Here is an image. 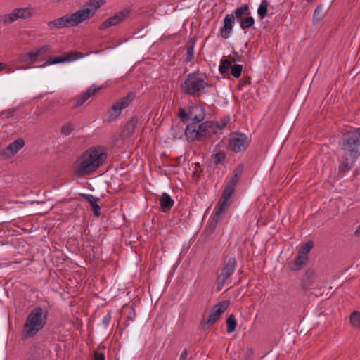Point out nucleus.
I'll use <instances>...</instances> for the list:
<instances>
[{"label": "nucleus", "mask_w": 360, "mask_h": 360, "mask_svg": "<svg viewBox=\"0 0 360 360\" xmlns=\"http://www.w3.org/2000/svg\"><path fill=\"white\" fill-rule=\"evenodd\" d=\"M106 0H89L83 8L47 22L49 30L76 27L92 18Z\"/></svg>", "instance_id": "nucleus-1"}, {"label": "nucleus", "mask_w": 360, "mask_h": 360, "mask_svg": "<svg viewBox=\"0 0 360 360\" xmlns=\"http://www.w3.org/2000/svg\"><path fill=\"white\" fill-rule=\"evenodd\" d=\"M106 148L94 146L84 151L74 164V174L77 177L90 176L100 168L107 160Z\"/></svg>", "instance_id": "nucleus-2"}, {"label": "nucleus", "mask_w": 360, "mask_h": 360, "mask_svg": "<svg viewBox=\"0 0 360 360\" xmlns=\"http://www.w3.org/2000/svg\"><path fill=\"white\" fill-rule=\"evenodd\" d=\"M342 158L339 169L349 170V164L354 163L360 155V128L349 131L340 143Z\"/></svg>", "instance_id": "nucleus-3"}, {"label": "nucleus", "mask_w": 360, "mask_h": 360, "mask_svg": "<svg viewBox=\"0 0 360 360\" xmlns=\"http://www.w3.org/2000/svg\"><path fill=\"white\" fill-rule=\"evenodd\" d=\"M49 318L48 309L41 306L33 308L23 323L22 336L24 339L32 338L46 326Z\"/></svg>", "instance_id": "nucleus-4"}, {"label": "nucleus", "mask_w": 360, "mask_h": 360, "mask_svg": "<svg viewBox=\"0 0 360 360\" xmlns=\"http://www.w3.org/2000/svg\"><path fill=\"white\" fill-rule=\"evenodd\" d=\"M243 169V166L242 165H238L234 169L233 175L227 181L222 195L214 207V216L213 217L212 220L215 223L219 221L220 217L224 212L225 209L228 206L229 201L232 197L240 176H241Z\"/></svg>", "instance_id": "nucleus-5"}, {"label": "nucleus", "mask_w": 360, "mask_h": 360, "mask_svg": "<svg viewBox=\"0 0 360 360\" xmlns=\"http://www.w3.org/2000/svg\"><path fill=\"white\" fill-rule=\"evenodd\" d=\"M210 87L211 85L199 74L191 72L181 83V91L182 94L195 98L207 94Z\"/></svg>", "instance_id": "nucleus-6"}, {"label": "nucleus", "mask_w": 360, "mask_h": 360, "mask_svg": "<svg viewBox=\"0 0 360 360\" xmlns=\"http://www.w3.org/2000/svg\"><path fill=\"white\" fill-rule=\"evenodd\" d=\"M216 133L214 123L205 121L201 124L192 122L187 125L185 135L188 140L201 141Z\"/></svg>", "instance_id": "nucleus-7"}, {"label": "nucleus", "mask_w": 360, "mask_h": 360, "mask_svg": "<svg viewBox=\"0 0 360 360\" xmlns=\"http://www.w3.org/2000/svg\"><path fill=\"white\" fill-rule=\"evenodd\" d=\"M34 8L30 6L15 8L10 13L0 15V23L7 25L12 24L18 20H28L34 15Z\"/></svg>", "instance_id": "nucleus-8"}, {"label": "nucleus", "mask_w": 360, "mask_h": 360, "mask_svg": "<svg viewBox=\"0 0 360 360\" xmlns=\"http://www.w3.org/2000/svg\"><path fill=\"white\" fill-rule=\"evenodd\" d=\"M236 264L237 260L235 257H230L228 259L224 266L222 268L220 274L217 276V291H220L224 285L228 284L231 281V278L235 272Z\"/></svg>", "instance_id": "nucleus-9"}, {"label": "nucleus", "mask_w": 360, "mask_h": 360, "mask_svg": "<svg viewBox=\"0 0 360 360\" xmlns=\"http://www.w3.org/2000/svg\"><path fill=\"white\" fill-rule=\"evenodd\" d=\"M248 136L243 133H234L230 137L228 148L231 151L240 153L244 151L249 146Z\"/></svg>", "instance_id": "nucleus-10"}, {"label": "nucleus", "mask_w": 360, "mask_h": 360, "mask_svg": "<svg viewBox=\"0 0 360 360\" xmlns=\"http://www.w3.org/2000/svg\"><path fill=\"white\" fill-rule=\"evenodd\" d=\"M130 13V10L124 8L119 12L115 13L112 16L107 18L100 25L98 29L100 30H105L110 27L116 26L122 22L126 18H128Z\"/></svg>", "instance_id": "nucleus-11"}, {"label": "nucleus", "mask_w": 360, "mask_h": 360, "mask_svg": "<svg viewBox=\"0 0 360 360\" xmlns=\"http://www.w3.org/2000/svg\"><path fill=\"white\" fill-rule=\"evenodd\" d=\"M229 305V301H223L217 304L212 308L209 313L208 319L206 321V324L210 326L214 324L220 317Z\"/></svg>", "instance_id": "nucleus-12"}, {"label": "nucleus", "mask_w": 360, "mask_h": 360, "mask_svg": "<svg viewBox=\"0 0 360 360\" xmlns=\"http://www.w3.org/2000/svg\"><path fill=\"white\" fill-rule=\"evenodd\" d=\"M101 89V86H96L95 84L89 86L87 90L81 96H78L74 98L73 101L75 103L73 108H76L82 105L89 98L96 95V94L98 93Z\"/></svg>", "instance_id": "nucleus-13"}, {"label": "nucleus", "mask_w": 360, "mask_h": 360, "mask_svg": "<svg viewBox=\"0 0 360 360\" xmlns=\"http://www.w3.org/2000/svg\"><path fill=\"white\" fill-rule=\"evenodd\" d=\"M234 15L233 14H227L224 18V25L219 29L220 36L227 39L230 37L234 24Z\"/></svg>", "instance_id": "nucleus-14"}, {"label": "nucleus", "mask_w": 360, "mask_h": 360, "mask_svg": "<svg viewBox=\"0 0 360 360\" xmlns=\"http://www.w3.org/2000/svg\"><path fill=\"white\" fill-rule=\"evenodd\" d=\"M24 140L22 139H18L6 147L3 152V155L6 157L13 156L16 154L24 146Z\"/></svg>", "instance_id": "nucleus-15"}, {"label": "nucleus", "mask_w": 360, "mask_h": 360, "mask_svg": "<svg viewBox=\"0 0 360 360\" xmlns=\"http://www.w3.org/2000/svg\"><path fill=\"white\" fill-rule=\"evenodd\" d=\"M190 115L193 122L199 123L205 117V108L200 105H193L191 108Z\"/></svg>", "instance_id": "nucleus-16"}, {"label": "nucleus", "mask_w": 360, "mask_h": 360, "mask_svg": "<svg viewBox=\"0 0 360 360\" xmlns=\"http://www.w3.org/2000/svg\"><path fill=\"white\" fill-rule=\"evenodd\" d=\"M78 54L79 53L76 51H70L67 53L63 57H56L54 59L49 62V64L53 65L65 62H72L82 57V56H78Z\"/></svg>", "instance_id": "nucleus-17"}, {"label": "nucleus", "mask_w": 360, "mask_h": 360, "mask_svg": "<svg viewBox=\"0 0 360 360\" xmlns=\"http://www.w3.org/2000/svg\"><path fill=\"white\" fill-rule=\"evenodd\" d=\"M308 259L309 256H304L298 253L295 260L289 264L290 269L292 271L300 270L307 264Z\"/></svg>", "instance_id": "nucleus-18"}, {"label": "nucleus", "mask_w": 360, "mask_h": 360, "mask_svg": "<svg viewBox=\"0 0 360 360\" xmlns=\"http://www.w3.org/2000/svg\"><path fill=\"white\" fill-rule=\"evenodd\" d=\"M136 94L133 91L129 92L127 96L121 98L115 103L117 106L122 111L124 109L127 108L130 103L135 98Z\"/></svg>", "instance_id": "nucleus-19"}, {"label": "nucleus", "mask_w": 360, "mask_h": 360, "mask_svg": "<svg viewBox=\"0 0 360 360\" xmlns=\"http://www.w3.org/2000/svg\"><path fill=\"white\" fill-rule=\"evenodd\" d=\"M160 205L164 211L169 210L174 206V201L167 193L164 192L160 198Z\"/></svg>", "instance_id": "nucleus-20"}, {"label": "nucleus", "mask_w": 360, "mask_h": 360, "mask_svg": "<svg viewBox=\"0 0 360 360\" xmlns=\"http://www.w3.org/2000/svg\"><path fill=\"white\" fill-rule=\"evenodd\" d=\"M81 196L84 198L89 202L92 207L94 214L96 216H98L99 210H101V207L98 204V198L94 196L93 195L85 193L81 194Z\"/></svg>", "instance_id": "nucleus-21"}, {"label": "nucleus", "mask_w": 360, "mask_h": 360, "mask_svg": "<svg viewBox=\"0 0 360 360\" xmlns=\"http://www.w3.org/2000/svg\"><path fill=\"white\" fill-rule=\"evenodd\" d=\"M251 13L250 6L248 4H243L241 6L237 8L234 11V18L240 20L243 15H250Z\"/></svg>", "instance_id": "nucleus-22"}, {"label": "nucleus", "mask_w": 360, "mask_h": 360, "mask_svg": "<svg viewBox=\"0 0 360 360\" xmlns=\"http://www.w3.org/2000/svg\"><path fill=\"white\" fill-rule=\"evenodd\" d=\"M269 6V2L268 0H262L257 8V14L261 20H263L267 15Z\"/></svg>", "instance_id": "nucleus-23"}, {"label": "nucleus", "mask_w": 360, "mask_h": 360, "mask_svg": "<svg viewBox=\"0 0 360 360\" xmlns=\"http://www.w3.org/2000/svg\"><path fill=\"white\" fill-rule=\"evenodd\" d=\"M122 110L114 103L108 110V117L109 121L115 120L122 113Z\"/></svg>", "instance_id": "nucleus-24"}, {"label": "nucleus", "mask_w": 360, "mask_h": 360, "mask_svg": "<svg viewBox=\"0 0 360 360\" xmlns=\"http://www.w3.org/2000/svg\"><path fill=\"white\" fill-rule=\"evenodd\" d=\"M327 10H326L323 5H319L314 11L313 15V20L318 22L322 20L326 15Z\"/></svg>", "instance_id": "nucleus-25"}, {"label": "nucleus", "mask_w": 360, "mask_h": 360, "mask_svg": "<svg viewBox=\"0 0 360 360\" xmlns=\"http://www.w3.org/2000/svg\"><path fill=\"white\" fill-rule=\"evenodd\" d=\"M227 328L226 331L228 333H233L237 327V321L235 316L231 314L226 319Z\"/></svg>", "instance_id": "nucleus-26"}, {"label": "nucleus", "mask_w": 360, "mask_h": 360, "mask_svg": "<svg viewBox=\"0 0 360 360\" xmlns=\"http://www.w3.org/2000/svg\"><path fill=\"white\" fill-rule=\"evenodd\" d=\"M254 24L255 19L252 16L247 15V18L240 20V27L243 30L252 27Z\"/></svg>", "instance_id": "nucleus-27"}, {"label": "nucleus", "mask_w": 360, "mask_h": 360, "mask_svg": "<svg viewBox=\"0 0 360 360\" xmlns=\"http://www.w3.org/2000/svg\"><path fill=\"white\" fill-rule=\"evenodd\" d=\"M226 158V154L224 151L215 150L213 155V161L216 165L221 163Z\"/></svg>", "instance_id": "nucleus-28"}, {"label": "nucleus", "mask_w": 360, "mask_h": 360, "mask_svg": "<svg viewBox=\"0 0 360 360\" xmlns=\"http://www.w3.org/2000/svg\"><path fill=\"white\" fill-rule=\"evenodd\" d=\"M231 61L228 59L221 60L219 70L221 74H225L227 72L229 68H231Z\"/></svg>", "instance_id": "nucleus-29"}, {"label": "nucleus", "mask_w": 360, "mask_h": 360, "mask_svg": "<svg viewBox=\"0 0 360 360\" xmlns=\"http://www.w3.org/2000/svg\"><path fill=\"white\" fill-rule=\"evenodd\" d=\"M313 247L314 243L311 240L308 241L300 248L298 253L304 256H309V253Z\"/></svg>", "instance_id": "nucleus-30"}, {"label": "nucleus", "mask_w": 360, "mask_h": 360, "mask_svg": "<svg viewBox=\"0 0 360 360\" xmlns=\"http://www.w3.org/2000/svg\"><path fill=\"white\" fill-rule=\"evenodd\" d=\"M230 122V116L226 115L221 117L217 123L214 124L215 129L217 128L220 130L224 129L227 124Z\"/></svg>", "instance_id": "nucleus-31"}, {"label": "nucleus", "mask_w": 360, "mask_h": 360, "mask_svg": "<svg viewBox=\"0 0 360 360\" xmlns=\"http://www.w3.org/2000/svg\"><path fill=\"white\" fill-rule=\"evenodd\" d=\"M350 322L354 327L360 328V313L358 311L353 312L350 315Z\"/></svg>", "instance_id": "nucleus-32"}, {"label": "nucleus", "mask_w": 360, "mask_h": 360, "mask_svg": "<svg viewBox=\"0 0 360 360\" xmlns=\"http://www.w3.org/2000/svg\"><path fill=\"white\" fill-rule=\"evenodd\" d=\"M243 65L240 64H236L233 65L231 68V75L236 78L239 77L241 75Z\"/></svg>", "instance_id": "nucleus-33"}, {"label": "nucleus", "mask_w": 360, "mask_h": 360, "mask_svg": "<svg viewBox=\"0 0 360 360\" xmlns=\"http://www.w3.org/2000/svg\"><path fill=\"white\" fill-rule=\"evenodd\" d=\"M135 319H136V311L134 309V304H132L130 306V308H129V312H128V314L127 316L126 322H129V321L133 322L135 321Z\"/></svg>", "instance_id": "nucleus-34"}, {"label": "nucleus", "mask_w": 360, "mask_h": 360, "mask_svg": "<svg viewBox=\"0 0 360 360\" xmlns=\"http://www.w3.org/2000/svg\"><path fill=\"white\" fill-rule=\"evenodd\" d=\"M193 58H194V46L190 45L187 47L185 60L186 62H191Z\"/></svg>", "instance_id": "nucleus-35"}, {"label": "nucleus", "mask_w": 360, "mask_h": 360, "mask_svg": "<svg viewBox=\"0 0 360 360\" xmlns=\"http://www.w3.org/2000/svg\"><path fill=\"white\" fill-rule=\"evenodd\" d=\"M15 114V109L11 108L6 110H4L1 112V116L4 119H10L13 117Z\"/></svg>", "instance_id": "nucleus-36"}, {"label": "nucleus", "mask_w": 360, "mask_h": 360, "mask_svg": "<svg viewBox=\"0 0 360 360\" xmlns=\"http://www.w3.org/2000/svg\"><path fill=\"white\" fill-rule=\"evenodd\" d=\"M37 52V55L39 56L44 55L48 53L51 50V46L49 45H44L39 48L34 49Z\"/></svg>", "instance_id": "nucleus-37"}, {"label": "nucleus", "mask_w": 360, "mask_h": 360, "mask_svg": "<svg viewBox=\"0 0 360 360\" xmlns=\"http://www.w3.org/2000/svg\"><path fill=\"white\" fill-rule=\"evenodd\" d=\"M73 131V127L70 124H67L63 126L61 129V132L63 134L68 136Z\"/></svg>", "instance_id": "nucleus-38"}, {"label": "nucleus", "mask_w": 360, "mask_h": 360, "mask_svg": "<svg viewBox=\"0 0 360 360\" xmlns=\"http://www.w3.org/2000/svg\"><path fill=\"white\" fill-rule=\"evenodd\" d=\"M27 53L29 62H30L31 64H33L34 63H35L37 61V58H39V56L37 55L35 50H33Z\"/></svg>", "instance_id": "nucleus-39"}, {"label": "nucleus", "mask_w": 360, "mask_h": 360, "mask_svg": "<svg viewBox=\"0 0 360 360\" xmlns=\"http://www.w3.org/2000/svg\"><path fill=\"white\" fill-rule=\"evenodd\" d=\"M110 321H111V315L110 313H108V314H106L105 316H104L103 317L102 323L104 325V326L105 328H107L109 326Z\"/></svg>", "instance_id": "nucleus-40"}, {"label": "nucleus", "mask_w": 360, "mask_h": 360, "mask_svg": "<svg viewBox=\"0 0 360 360\" xmlns=\"http://www.w3.org/2000/svg\"><path fill=\"white\" fill-rule=\"evenodd\" d=\"M18 61L19 63H27L29 62L27 53H21L18 56Z\"/></svg>", "instance_id": "nucleus-41"}, {"label": "nucleus", "mask_w": 360, "mask_h": 360, "mask_svg": "<svg viewBox=\"0 0 360 360\" xmlns=\"http://www.w3.org/2000/svg\"><path fill=\"white\" fill-rule=\"evenodd\" d=\"M179 360H188V352L186 349H184L180 355Z\"/></svg>", "instance_id": "nucleus-42"}, {"label": "nucleus", "mask_w": 360, "mask_h": 360, "mask_svg": "<svg viewBox=\"0 0 360 360\" xmlns=\"http://www.w3.org/2000/svg\"><path fill=\"white\" fill-rule=\"evenodd\" d=\"M138 119L136 117H133L129 122L128 125L131 126L132 129H134L137 124Z\"/></svg>", "instance_id": "nucleus-43"}, {"label": "nucleus", "mask_w": 360, "mask_h": 360, "mask_svg": "<svg viewBox=\"0 0 360 360\" xmlns=\"http://www.w3.org/2000/svg\"><path fill=\"white\" fill-rule=\"evenodd\" d=\"M94 360H105V356L102 353H96Z\"/></svg>", "instance_id": "nucleus-44"}, {"label": "nucleus", "mask_w": 360, "mask_h": 360, "mask_svg": "<svg viewBox=\"0 0 360 360\" xmlns=\"http://www.w3.org/2000/svg\"><path fill=\"white\" fill-rule=\"evenodd\" d=\"M186 115V111L184 108H181L180 109V111H179V116L181 117H184Z\"/></svg>", "instance_id": "nucleus-45"}, {"label": "nucleus", "mask_w": 360, "mask_h": 360, "mask_svg": "<svg viewBox=\"0 0 360 360\" xmlns=\"http://www.w3.org/2000/svg\"><path fill=\"white\" fill-rule=\"evenodd\" d=\"M354 236H360V225L356 228V231H354Z\"/></svg>", "instance_id": "nucleus-46"}, {"label": "nucleus", "mask_w": 360, "mask_h": 360, "mask_svg": "<svg viewBox=\"0 0 360 360\" xmlns=\"http://www.w3.org/2000/svg\"><path fill=\"white\" fill-rule=\"evenodd\" d=\"M32 68V65L20 66V67L17 68L16 70H26V69H29V68Z\"/></svg>", "instance_id": "nucleus-47"}, {"label": "nucleus", "mask_w": 360, "mask_h": 360, "mask_svg": "<svg viewBox=\"0 0 360 360\" xmlns=\"http://www.w3.org/2000/svg\"><path fill=\"white\" fill-rule=\"evenodd\" d=\"M4 68V65L2 63H0V72Z\"/></svg>", "instance_id": "nucleus-48"}, {"label": "nucleus", "mask_w": 360, "mask_h": 360, "mask_svg": "<svg viewBox=\"0 0 360 360\" xmlns=\"http://www.w3.org/2000/svg\"><path fill=\"white\" fill-rule=\"evenodd\" d=\"M308 2H311L313 0H307Z\"/></svg>", "instance_id": "nucleus-49"}]
</instances>
